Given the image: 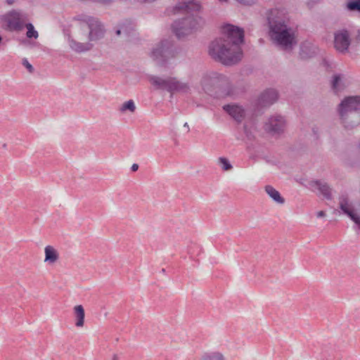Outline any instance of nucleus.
Segmentation results:
<instances>
[{
    "label": "nucleus",
    "mask_w": 360,
    "mask_h": 360,
    "mask_svg": "<svg viewBox=\"0 0 360 360\" xmlns=\"http://www.w3.org/2000/svg\"><path fill=\"white\" fill-rule=\"evenodd\" d=\"M222 32L223 37L210 43L209 54L216 61L225 65H232L242 58L240 44L244 41V31L237 26L227 24L223 27Z\"/></svg>",
    "instance_id": "1"
},
{
    "label": "nucleus",
    "mask_w": 360,
    "mask_h": 360,
    "mask_svg": "<svg viewBox=\"0 0 360 360\" xmlns=\"http://www.w3.org/2000/svg\"><path fill=\"white\" fill-rule=\"evenodd\" d=\"M200 8V4L195 0L179 3L174 8L175 12L184 11L188 14L186 17L174 21L172 24V31L178 39L191 34L203 24L204 22L201 17L191 13L198 12Z\"/></svg>",
    "instance_id": "2"
},
{
    "label": "nucleus",
    "mask_w": 360,
    "mask_h": 360,
    "mask_svg": "<svg viewBox=\"0 0 360 360\" xmlns=\"http://www.w3.org/2000/svg\"><path fill=\"white\" fill-rule=\"evenodd\" d=\"M360 96H348L338 105V113L345 129H353L359 124Z\"/></svg>",
    "instance_id": "3"
},
{
    "label": "nucleus",
    "mask_w": 360,
    "mask_h": 360,
    "mask_svg": "<svg viewBox=\"0 0 360 360\" xmlns=\"http://www.w3.org/2000/svg\"><path fill=\"white\" fill-rule=\"evenodd\" d=\"M269 34L274 43L285 51H291L297 41L292 30L287 25L281 27H274L269 30Z\"/></svg>",
    "instance_id": "4"
},
{
    "label": "nucleus",
    "mask_w": 360,
    "mask_h": 360,
    "mask_svg": "<svg viewBox=\"0 0 360 360\" xmlns=\"http://www.w3.org/2000/svg\"><path fill=\"white\" fill-rule=\"evenodd\" d=\"M175 55L174 44L168 39L161 41L151 52V57L160 66H165L168 59L174 58Z\"/></svg>",
    "instance_id": "5"
},
{
    "label": "nucleus",
    "mask_w": 360,
    "mask_h": 360,
    "mask_svg": "<svg viewBox=\"0 0 360 360\" xmlns=\"http://www.w3.org/2000/svg\"><path fill=\"white\" fill-rule=\"evenodd\" d=\"M150 82L158 89L166 90L170 93L174 91H186L188 86L178 81L174 77L162 79L156 76H151L149 79Z\"/></svg>",
    "instance_id": "6"
},
{
    "label": "nucleus",
    "mask_w": 360,
    "mask_h": 360,
    "mask_svg": "<svg viewBox=\"0 0 360 360\" xmlns=\"http://www.w3.org/2000/svg\"><path fill=\"white\" fill-rule=\"evenodd\" d=\"M266 19L269 30L274 27H281L288 24V13L284 8H274L266 12Z\"/></svg>",
    "instance_id": "7"
},
{
    "label": "nucleus",
    "mask_w": 360,
    "mask_h": 360,
    "mask_svg": "<svg viewBox=\"0 0 360 360\" xmlns=\"http://www.w3.org/2000/svg\"><path fill=\"white\" fill-rule=\"evenodd\" d=\"M212 82L213 84H216L223 96L235 97L242 93L240 89L230 83L229 78L225 75H219L212 79Z\"/></svg>",
    "instance_id": "8"
},
{
    "label": "nucleus",
    "mask_w": 360,
    "mask_h": 360,
    "mask_svg": "<svg viewBox=\"0 0 360 360\" xmlns=\"http://www.w3.org/2000/svg\"><path fill=\"white\" fill-rule=\"evenodd\" d=\"M351 41L350 33L347 29H340L334 32V48L339 53H347Z\"/></svg>",
    "instance_id": "9"
},
{
    "label": "nucleus",
    "mask_w": 360,
    "mask_h": 360,
    "mask_svg": "<svg viewBox=\"0 0 360 360\" xmlns=\"http://www.w3.org/2000/svg\"><path fill=\"white\" fill-rule=\"evenodd\" d=\"M87 26L89 30V41H98L104 37L105 30L98 20L94 18H89L87 20Z\"/></svg>",
    "instance_id": "10"
},
{
    "label": "nucleus",
    "mask_w": 360,
    "mask_h": 360,
    "mask_svg": "<svg viewBox=\"0 0 360 360\" xmlns=\"http://www.w3.org/2000/svg\"><path fill=\"white\" fill-rule=\"evenodd\" d=\"M285 127V120L282 116L271 117L265 124V130L272 134L282 133Z\"/></svg>",
    "instance_id": "11"
},
{
    "label": "nucleus",
    "mask_w": 360,
    "mask_h": 360,
    "mask_svg": "<svg viewBox=\"0 0 360 360\" xmlns=\"http://www.w3.org/2000/svg\"><path fill=\"white\" fill-rule=\"evenodd\" d=\"M22 14L17 11H11L8 14L7 25L11 31H21L24 23L21 20Z\"/></svg>",
    "instance_id": "12"
},
{
    "label": "nucleus",
    "mask_w": 360,
    "mask_h": 360,
    "mask_svg": "<svg viewBox=\"0 0 360 360\" xmlns=\"http://www.w3.org/2000/svg\"><path fill=\"white\" fill-rule=\"evenodd\" d=\"M278 98V94L274 89H268L262 92L258 98V105L267 107L275 103Z\"/></svg>",
    "instance_id": "13"
},
{
    "label": "nucleus",
    "mask_w": 360,
    "mask_h": 360,
    "mask_svg": "<svg viewBox=\"0 0 360 360\" xmlns=\"http://www.w3.org/2000/svg\"><path fill=\"white\" fill-rule=\"evenodd\" d=\"M223 109L237 122H240L245 116L243 109L238 105H224Z\"/></svg>",
    "instance_id": "14"
},
{
    "label": "nucleus",
    "mask_w": 360,
    "mask_h": 360,
    "mask_svg": "<svg viewBox=\"0 0 360 360\" xmlns=\"http://www.w3.org/2000/svg\"><path fill=\"white\" fill-rule=\"evenodd\" d=\"M310 186L318 189L326 199L330 200L332 198L331 188L328 184L320 180H316L311 181Z\"/></svg>",
    "instance_id": "15"
},
{
    "label": "nucleus",
    "mask_w": 360,
    "mask_h": 360,
    "mask_svg": "<svg viewBox=\"0 0 360 360\" xmlns=\"http://www.w3.org/2000/svg\"><path fill=\"white\" fill-rule=\"evenodd\" d=\"M69 46L74 51L77 53H82L91 50L93 45L91 43H81L75 41L73 39H69Z\"/></svg>",
    "instance_id": "16"
},
{
    "label": "nucleus",
    "mask_w": 360,
    "mask_h": 360,
    "mask_svg": "<svg viewBox=\"0 0 360 360\" xmlns=\"http://www.w3.org/2000/svg\"><path fill=\"white\" fill-rule=\"evenodd\" d=\"M45 259L44 262L49 264L55 263L59 258L57 250L51 245H47L44 249Z\"/></svg>",
    "instance_id": "17"
},
{
    "label": "nucleus",
    "mask_w": 360,
    "mask_h": 360,
    "mask_svg": "<svg viewBox=\"0 0 360 360\" xmlns=\"http://www.w3.org/2000/svg\"><path fill=\"white\" fill-rule=\"evenodd\" d=\"M74 316L75 317V326L77 327H83L84 324L85 312L82 305H76L74 307Z\"/></svg>",
    "instance_id": "18"
},
{
    "label": "nucleus",
    "mask_w": 360,
    "mask_h": 360,
    "mask_svg": "<svg viewBox=\"0 0 360 360\" xmlns=\"http://www.w3.org/2000/svg\"><path fill=\"white\" fill-rule=\"evenodd\" d=\"M264 190L266 193L274 200L276 203L283 205L285 203V199L283 198L280 193L276 190L273 186L267 185L265 186Z\"/></svg>",
    "instance_id": "19"
},
{
    "label": "nucleus",
    "mask_w": 360,
    "mask_h": 360,
    "mask_svg": "<svg viewBox=\"0 0 360 360\" xmlns=\"http://www.w3.org/2000/svg\"><path fill=\"white\" fill-rule=\"evenodd\" d=\"M340 208L352 221H354L358 217V215L354 212L353 210L350 209L347 198L346 197L342 196L341 198L340 202Z\"/></svg>",
    "instance_id": "20"
},
{
    "label": "nucleus",
    "mask_w": 360,
    "mask_h": 360,
    "mask_svg": "<svg viewBox=\"0 0 360 360\" xmlns=\"http://www.w3.org/2000/svg\"><path fill=\"white\" fill-rule=\"evenodd\" d=\"M24 27H25L27 30V33H26V36L27 38H34V39H37L38 37H39V34H38V32L37 30H35L34 29V25L29 22V23H27L25 25H24Z\"/></svg>",
    "instance_id": "21"
},
{
    "label": "nucleus",
    "mask_w": 360,
    "mask_h": 360,
    "mask_svg": "<svg viewBox=\"0 0 360 360\" xmlns=\"http://www.w3.org/2000/svg\"><path fill=\"white\" fill-rule=\"evenodd\" d=\"M201 360H224V358L219 352H212L203 354Z\"/></svg>",
    "instance_id": "22"
},
{
    "label": "nucleus",
    "mask_w": 360,
    "mask_h": 360,
    "mask_svg": "<svg viewBox=\"0 0 360 360\" xmlns=\"http://www.w3.org/2000/svg\"><path fill=\"white\" fill-rule=\"evenodd\" d=\"M136 110V106L134 102L132 100H129L124 102L120 108V110L122 112H124L127 110L130 111L131 112H134Z\"/></svg>",
    "instance_id": "23"
},
{
    "label": "nucleus",
    "mask_w": 360,
    "mask_h": 360,
    "mask_svg": "<svg viewBox=\"0 0 360 360\" xmlns=\"http://www.w3.org/2000/svg\"><path fill=\"white\" fill-rule=\"evenodd\" d=\"M120 27L123 33L126 35H129L134 30V26L132 22L127 20L120 25Z\"/></svg>",
    "instance_id": "24"
},
{
    "label": "nucleus",
    "mask_w": 360,
    "mask_h": 360,
    "mask_svg": "<svg viewBox=\"0 0 360 360\" xmlns=\"http://www.w3.org/2000/svg\"><path fill=\"white\" fill-rule=\"evenodd\" d=\"M347 10L360 12V0H351L347 4Z\"/></svg>",
    "instance_id": "25"
},
{
    "label": "nucleus",
    "mask_w": 360,
    "mask_h": 360,
    "mask_svg": "<svg viewBox=\"0 0 360 360\" xmlns=\"http://www.w3.org/2000/svg\"><path fill=\"white\" fill-rule=\"evenodd\" d=\"M219 162L221 164L222 169L225 171H228L232 168V165L226 158H219Z\"/></svg>",
    "instance_id": "26"
},
{
    "label": "nucleus",
    "mask_w": 360,
    "mask_h": 360,
    "mask_svg": "<svg viewBox=\"0 0 360 360\" xmlns=\"http://www.w3.org/2000/svg\"><path fill=\"white\" fill-rule=\"evenodd\" d=\"M340 81V76L338 75H334L333 81H332V88L333 90L338 89V85L339 82Z\"/></svg>",
    "instance_id": "27"
},
{
    "label": "nucleus",
    "mask_w": 360,
    "mask_h": 360,
    "mask_svg": "<svg viewBox=\"0 0 360 360\" xmlns=\"http://www.w3.org/2000/svg\"><path fill=\"white\" fill-rule=\"evenodd\" d=\"M22 65L27 69L28 72L32 73L34 70L33 66L28 62L27 58L22 59Z\"/></svg>",
    "instance_id": "28"
},
{
    "label": "nucleus",
    "mask_w": 360,
    "mask_h": 360,
    "mask_svg": "<svg viewBox=\"0 0 360 360\" xmlns=\"http://www.w3.org/2000/svg\"><path fill=\"white\" fill-rule=\"evenodd\" d=\"M238 2L245 5H252L255 3V0H237Z\"/></svg>",
    "instance_id": "29"
},
{
    "label": "nucleus",
    "mask_w": 360,
    "mask_h": 360,
    "mask_svg": "<svg viewBox=\"0 0 360 360\" xmlns=\"http://www.w3.org/2000/svg\"><path fill=\"white\" fill-rule=\"evenodd\" d=\"M318 2L319 0H309L307 4L309 8H311Z\"/></svg>",
    "instance_id": "30"
},
{
    "label": "nucleus",
    "mask_w": 360,
    "mask_h": 360,
    "mask_svg": "<svg viewBox=\"0 0 360 360\" xmlns=\"http://www.w3.org/2000/svg\"><path fill=\"white\" fill-rule=\"evenodd\" d=\"M138 169H139V165L136 163L133 164L131 167V169L132 172H136L138 170Z\"/></svg>",
    "instance_id": "31"
},
{
    "label": "nucleus",
    "mask_w": 360,
    "mask_h": 360,
    "mask_svg": "<svg viewBox=\"0 0 360 360\" xmlns=\"http://www.w3.org/2000/svg\"><path fill=\"white\" fill-rule=\"evenodd\" d=\"M316 215H317L318 217H324L326 215V213H325L324 211L321 210V211L318 212Z\"/></svg>",
    "instance_id": "32"
},
{
    "label": "nucleus",
    "mask_w": 360,
    "mask_h": 360,
    "mask_svg": "<svg viewBox=\"0 0 360 360\" xmlns=\"http://www.w3.org/2000/svg\"><path fill=\"white\" fill-rule=\"evenodd\" d=\"M353 221L360 228V217L358 216Z\"/></svg>",
    "instance_id": "33"
},
{
    "label": "nucleus",
    "mask_w": 360,
    "mask_h": 360,
    "mask_svg": "<svg viewBox=\"0 0 360 360\" xmlns=\"http://www.w3.org/2000/svg\"><path fill=\"white\" fill-rule=\"evenodd\" d=\"M122 32V29H121V27H120V28H119V29H117V30L115 31L116 34H117V35H118V36H119V35H120Z\"/></svg>",
    "instance_id": "34"
},
{
    "label": "nucleus",
    "mask_w": 360,
    "mask_h": 360,
    "mask_svg": "<svg viewBox=\"0 0 360 360\" xmlns=\"http://www.w3.org/2000/svg\"><path fill=\"white\" fill-rule=\"evenodd\" d=\"M6 3L8 5H12L14 3V0H6Z\"/></svg>",
    "instance_id": "35"
},
{
    "label": "nucleus",
    "mask_w": 360,
    "mask_h": 360,
    "mask_svg": "<svg viewBox=\"0 0 360 360\" xmlns=\"http://www.w3.org/2000/svg\"><path fill=\"white\" fill-rule=\"evenodd\" d=\"M184 127H186V128H187V131H189L190 128H189V126H188V123H187V122H185V123H184Z\"/></svg>",
    "instance_id": "36"
},
{
    "label": "nucleus",
    "mask_w": 360,
    "mask_h": 360,
    "mask_svg": "<svg viewBox=\"0 0 360 360\" xmlns=\"http://www.w3.org/2000/svg\"><path fill=\"white\" fill-rule=\"evenodd\" d=\"M356 39L358 40H360V30H359L358 32H357Z\"/></svg>",
    "instance_id": "37"
},
{
    "label": "nucleus",
    "mask_w": 360,
    "mask_h": 360,
    "mask_svg": "<svg viewBox=\"0 0 360 360\" xmlns=\"http://www.w3.org/2000/svg\"><path fill=\"white\" fill-rule=\"evenodd\" d=\"M112 360H118V356L117 354L113 355Z\"/></svg>",
    "instance_id": "38"
},
{
    "label": "nucleus",
    "mask_w": 360,
    "mask_h": 360,
    "mask_svg": "<svg viewBox=\"0 0 360 360\" xmlns=\"http://www.w3.org/2000/svg\"><path fill=\"white\" fill-rule=\"evenodd\" d=\"M219 1H226L227 0H219Z\"/></svg>",
    "instance_id": "39"
},
{
    "label": "nucleus",
    "mask_w": 360,
    "mask_h": 360,
    "mask_svg": "<svg viewBox=\"0 0 360 360\" xmlns=\"http://www.w3.org/2000/svg\"><path fill=\"white\" fill-rule=\"evenodd\" d=\"M162 272H165V269H162Z\"/></svg>",
    "instance_id": "40"
},
{
    "label": "nucleus",
    "mask_w": 360,
    "mask_h": 360,
    "mask_svg": "<svg viewBox=\"0 0 360 360\" xmlns=\"http://www.w3.org/2000/svg\"><path fill=\"white\" fill-rule=\"evenodd\" d=\"M1 40H2V38H1V37L0 36V41H1Z\"/></svg>",
    "instance_id": "41"
}]
</instances>
